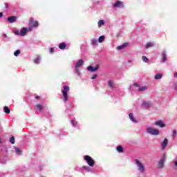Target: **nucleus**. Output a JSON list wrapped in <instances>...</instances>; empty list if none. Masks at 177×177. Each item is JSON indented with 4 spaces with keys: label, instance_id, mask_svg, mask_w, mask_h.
<instances>
[{
    "label": "nucleus",
    "instance_id": "12",
    "mask_svg": "<svg viewBox=\"0 0 177 177\" xmlns=\"http://www.w3.org/2000/svg\"><path fill=\"white\" fill-rule=\"evenodd\" d=\"M93 167L91 166H83L82 169L86 171V172H91V174H95V170L93 168Z\"/></svg>",
    "mask_w": 177,
    "mask_h": 177
},
{
    "label": "nucleus",
    "instance_id": "2",
    "mask_svg": "<svg viewBox=\"0 0 177 177\" xmlns=\"http://www.w3.org/2000/svg\"><path fill=\"white\" fill-rule=\"evenodd\" d=\"M134 162L138 168V171L140 172V174H145L146 171V167H145V164L142 162L139 159H135Z\"/></svg>",
    "mask_w": 177,
    "mask_h": 177
},
{
    "label": "nucleus",
    "instance_id": "34",
    "mask_svg": "<svg viewBox=\"0 0 177 177\" xmlns=\"http://www.w3.org/2000/svg\"><path fill=\"white\" fill-rule=\"evenodd\" d=\"M142 62L145 63H149V58H147L146 56H142Z\"/></svg>",
    "mask_w": 177,
    "mask_h": 177
},
{
    "label": "nucleus",
    "instance_id": "32",
    "mask_svg": "<svg viewBox=\"0 0 177 177\" xmlns=\"http://www.w3.org/2000/svg\"><path fill=\"white\" fill-rule=\"evenodd\" d=\"M104 35H102V36H100L99 38H98V42L100 44H102V42H104Z\"/></svg>",
    "mask_w": 177,
    "mask_h": 177
},
{
    "label": "nucleus",
    "instance_id": "41",
    "mask_svg": "<svg viewBox=\"0 0 177 177\" xmlns=\"http://www.w3.org/2000/svg\"><path fill=\"white\" fill-rule=\"evenodd\" d=\"M54 52H55V48H50V53H53Z\"/></svg>",
    "mask_w": 177,
    "mask_h": 177
},
{
    "label": "nucleus",
    "instance_id": "13",
    "mask_svg": "<svg viewBox=\"0 0 177 177\" xmlns=\"http://www.w3.org/2000/svg\"><path fill=\"white\" fill-rule=\"evenodd\" d=\"M84 66V59H79L75 64L73 68H80V67H82Z\"/></svg>",
    "mask_w": 177,
    "mask_h": 177
},
{
    "label": "nucleus",
    "instance_id": "37",
    "mask_svg": "<svg viewBox=\"0 0 177 177\" xmlns=\"http://www.w3.org/2000/svg\"><path fill=\"white\" fill-rule=\"evenodd\" d=\"M10 143H12V145H15V137H11L10 138Z\"/></svg>",
    "mask_w": 177,
    "mask_h": 177
},
{
    "label": "nucleus",
    "instance_id": "45",
    "mask_svg": "<svg viewBox=\"0 0 177 177\" xmlns=\"http://www.w3.org/2000/svg\"><path fill=\"white\" fill-rule=\"evenodd\" d=\"M174 77H177V73H174Z\"/></svg>",
    "mask_w": 177,
    "mask_h": 177
},
{
    "label": "nucleus",
    "instance_id": "11",
    "mask_svg": "<svg viewBox=\"0 0 177 177\" xmlns=\"http://www.w3.org/2000/svg\"><path fill=\"white\" fill-rule=\"evenodd\" d=\"M129 118L133 124H138V118L135 117V114L130 113L129 114Z\"/></svg>",
    "mask_w": 177,
    "mask_h": 177
},
{
    "label": "nucleus",
    "instance_id": "9",
    "mask_svg": "<svg viewBox=\"0 0 177 177\" xmlns=\"http://www.w3.org/2000/svg\"><path fill=\"white\" fill-rule=\"evenodd\" d=\"M153 106V103L151 101L143 100L142 107L143 109H150Z\"/></svg>",
    "mask_w": 177,
    "mask_h": 177
},
{
    "label": "nucleus",
    "instance_id": "40",
    "mask_svg": "<svg viewBox=\"0 0 177 177\" xmlns=\"http://www.w3.org/2000/svg\"><path fill=\"white\" fill-rule=\"evenodd\" d=\"M174 88L175 89V91H177V82L174 84Z\"/></svg>",
    "mask_w": 177,
    "mask_h": 177
},
{
    "label": "nucleus",
    "instance_id": "42",
    "mask_svg": "<svg viewBox=\"0 0 177 177\" xmlns=\"http://www.w3.org/2000/svg\"><path fill=\"white\" fill-rule=\"evenodd\" d=\"M3 16V12H0V18L2 17Z\"/></svg>",
    "mask_w": 177,
    "mask_h": 177
},
{
    "label": "nucleus",
    "instance_id": "35",
    "mask_svg": "<svg viewBox=\"0 0 177 177\" xmlns=\"http://www.w3.org/2000/svg\"><path fill=\"white\" fill-rule=\"evenodd\" d=\"M19 55H20V50H17L15 53H14V55L17 57L19 56Z\"/></svg>",
    "mask_w": 177,
    "mask_h": 177
},
{
    "label": "nucleus",
    "instance_id": "38",
    "mask_svg": "<svg viewBox=\"0 0 177 177\" xmlns=\"http://www.w3.org/2000/svg\"><path fill=\"white\" fill-rule=\"evenodd\" d=\"M177 136V131L176 130H174L172 133V138H176Z\"/></svg>",
    "mask_w": 177,
    "mask_h": 177
},
{
    "label": "nucleus",
    "instance_id": "44",
    "mask_svg": "<svg viewBox=\"0 0 177 177\" xmlns=\"http://www.w3.org/2000/svg\"><path fill=\"white\" fill-rule=\"evenodd\" d=\"M174 165H175L176 167H177V161H176V162H174Z\"/></svg>",
    "mask_w": 177,
    "mask_h": 177
},
{
    "label": "nucleus",
    "instance_id": "24",
    "mask_svg": "<svg viewBox=\"0 0 177 177\" xmlns=\"http://www.w3.org/2000/svg\"><path fill=\"white\" fill-rule=\"evenodd\" d=\"M75 74L77 75V77H81V71L78 68H74Z\"/></svg>",
    "mask_w": 177,
    "mask_h": 177
},
{
    "label": "nucleus",
    "instance_id": "28",
    "mask_svg": "<svg viewBox=\"0 0 177 177\" xmlns=\"http://www.w3.org/2000/svg\"><path fill=\"white\" fill-rule=\"evenodd\" d=\"M36 109L37 110H38L39 111H42V110H44V106L38 104L36 105Z\"/></svg>",
    "mask_w": 177,
    "mask_h": 177
},
{
    "label": "nucleus",
    "instance_id": "43",
    "mask_svg": "<svg viewBox=\"0 0 177 177\" xmlns=\"http://www.w3.org/2000/svg\"><path fill=\"white\" fill-rule=\"evenodd\" d=\"M5 6H6V8H8V3H5Z\"/></svg>",
    "mask_w": 177,
    "mask_h": 177
},
{
    "label": "nucleus",
    "instance_id": "30",
    "mask_svg": "<svg viewBox=\"0 0 177 177\" xmlns=\"http://www.w3.org/2000/svg\"><path fill=\"white\" fill-rule=\"evenodd\" d=\"M3 111L6 114H10V109H9V107L8 106H4Z\"/></svg>",
    "mask_w": 177,
    "mask_h": 177
},
{
    "label": "nucleus",
    "instance_id": "7",
    "mask_svg": "<svg viewBox=\"0 0 177 177\" xmlns=\"http://www.w3.org/2000/svg\"><path fill=\"white\" fill-rule=\"evenodd\" d=\"M133 86H135L136 88H138L137 91H138L139 92H145V91H147V89H149V86H140V84H139L138 83H134Z\"/></svg>",
    "mask_w": 177,
    "mask_h": 177
},
{
    "label": "nucleus",
    "instance_id": "46",
    "mask_svg": "<svg viewBox=\"0 0 177 177\" xmlns=\"http://www.w3.org/2000/svg\"><path fill=\"white\" fill-rule=\"evenodd\" d=\"M35 99H39V96H36Z\"/></svg>",
    "mask_w": 177,
    "mask_h": 177
},
{
    "label": "nucleus",
    "instance_id": "26",
    "mask_svg": "<svg viewBox=\"0 0 177 177\" xmlns=\"http://www.w3.org/2000/svg\"><path fill=\"white\" fill-rule=\"evenodd\" d=\"M127 45H128V44L124 43V44H123L122 45H120V46H118V47L116 48V49H117L118 50H121V49H124V48H126Z\"/></svg>",
    "mask_w": 177,
    "mask_h": 177
},
{
    "label": "nucleus",
    "instance_id": "19",
    "mask_svg": "<svg viewBox=\"0 0 177 177\" xmlns=\"http://www.w3.org/2000/svg\"><path fill=\"white\" fill-rule=\"evenodd\" d=\"M15 153L17 154V156H21L23 151L17 147H14Z\"/></svg>",
    "mask_w": 177,
    "mask_h": 177
},
{
    "label": "nucleus",
    "instance_id": "27",
    "mask_svg": "<svg viewBox=\"0 0 177 177\" xmlns=\"http://www.w3.org/2000/svg\"><path fill=\"white\" fill-rule=\"evenodd\" d=\"M40 62H41V57L39 56H37V57L34 59L35 64H39Z\"/></svg>",
    "mask_w": 177,
    "mask_h": 177
},
{
    "label": "nucleus",
    "instance_id": "21",
    "mask_svg": "<svg viewBox=\"0 0 177 177\" xmlns=\"http://www.w3.org/2000/svg\"><path fill=\"white\" fill-rule=\"evenodd\" d=\"M153 46H156V43H154V42H149L145 45L146 49L153 48Z\"/></svg>",
    "mask_w": 177,
    "mask_h": 177
},
{
    "label": "nucleus",
    "instance_id": "29",
    "mask_svg": "<svg viewBox=\"0 0 177 177\" xmlns=\"http://www.w3.org/2000/svg\"><path fill=\"white\" fill-rule=\"evenodd\" d=\"M59 49H62V50L66 49V43L64 42L60 43L59 45Z\"/></svg>",
    "mask_w": 177,
    "mask_h": 177
},
{
    "label": "nucleus",
    "instance_id": "17",
    "mask_svg": "<svg viewBox=\"0 0 177 177\" xmlns=\"http://www.w3.org/2000/svg\"><path fill=\"white\" fill-rule=\"evenodd\" d=\"M71 124L73 128H78V122L75 118H73L71 120Z\"/></svg>",
    "mask_w": 177,
    "mask_h": 177
},
{
    "label": "nucleus",
    "instance_id": "36",
    "mask_svg": "<svg viewBox=\"0 0 177 177\" xmlns=\"http://www.w3.org/2000/svg\"><path fill=\"white\" fill-rule=\"evenodd\" d=\"M14 34L15 35H21V31L19 30H16L14 31Z\"/></svg>",
    "mask_w": 177,
    "mask_h": 177
},
{
    "label": "nucleus",
    "instance_id": "49",
    "mask_svg": "<svg viewBox=\"0 0 177 177\" xmlns=\"http://www.w3.org/2000/svg\"><path fill=\"white\" fill-rule=\"evenodd\" d=\"M129 63H132V61H129Z\"/></svg>",
    "mask_w": 177,
    "mask_h": 177
},
{
    "label": "nucleus",
    "instance_id": "31",
    "mask_svg": "<svg viewBox=\"0 0 177 177\" xmlns=\"http://www.w3.org/2000/svg\"><path fill=\"white\" fill-rule=\"evenodd\" d=\"M154 78L155 80H161V78H162V74L158 73L155 75Z\"/></svg>",
    "mask_w": 177,
    "mask_h": 177
},
{
    "label": "nucleus",
    "instance_id": "4",
    "mask_svg": "<svg viewBox=\"0 0 177 177\" xmlns=\"http://www.w3.org/2000/svg\"><path fill=\"white\" fill-rule=\"evenodd\" d=\"M146 131L149 135H153V136H158V135H160V130L157 129H153L151 127L147 128Z\"/></svg>",
    "mask_w": 177,
    "mask_h": 177
},
{
    "label": "nucleus",
    "instance_id": "10",
    "mask_svg": "<svg viewBox=\"0 0 177 177\" xmlns=\"http://www.w3.org/2000/svg\"><path fill=\"white\" fill-rule=\"evenodd\" d=\"M100 66L99 64L95 66H89L87 67V71L90 73H95V71H97L99 70Z\"/></svg>",
    "mask_w": 177,
    "mask_h": 177
},
{
    "label": "nucleus",
    "instance_id": "33",
    "mask_svg": "<svg viewBox=\"0 0 177 177\" xmlns=\"http://www.w3.org/2000/svg\"><path fill=\"white\" fill-rule=\"evenodd\" d=\"M91 44L92 45H93L94 46H96L97 45V39H93L91 40Z\"/></svg>",
    "mask_w": 177,
    "mask_h": 177
},
{
    "label": "nucleus",
    "instance_id": "1",
    "mask_svg": "<svg viewBox=\"0 0 177 177\" xmlns=\"http://www.w3.org/2000/svg\"><path fill=\"white\" fill-rule=\"evenodd\" d=\"M63 96V102L67 103L68 102V92H70V86L65 85L64 88L61 91Z\"/></svg>",
    "mask_w": 177,
    "mask_h": 177
},
{
    "label": "nucleus",
    "instance_id": "47",
    "mask_svg": "<svg viewBox=\"0 0 177 177\" xmlns=\"http://www.w3.org/2000/svg\"><path fill=\"white\" fill-rule=\"evenodd\" d=\"M5 38H8V35H4Z\"/></svg>",
    "mask_w": 177,
    "mask_h": 177
},
{
    "label": "nucleus",
    "instance_id": "18",
    "mask_svg": "<svg viewBox=\"0 0 177 177\" xmlns=\"http://www.w3.org/2000/svg\"><path fill=\"white\" fill-rule=\"evenodd\" d=\"M162 150H165V147L168 146V139L165 138L163 142L161 143Z\"/></svg>",
    "mask_w": 177,
    "mask_h": 177
},
{
    "label": "nucleus",
    "instance_id": "5",
    "mask_svg": "<svg viewBox=\"0 0 177 177\" xmlns=\"http://www.w3.org/2000/svg\"><path fill=\"white\" fill-rule=\"evenodd\" d=\"M84 160H86V164H88L89 167H95V160L92 158V157L89 156H84Z\"/></svg>",
    "mask_w": 177,
    "mask_h": 177
},
{
    "label": "nucleus",
    "instance_id": "39",
    "mask_svg": "<svg viewBox=\"0 0 177 177\" xmlns=\"http://www.w3.org/2000/svg\"><path fill=\"white\" fill-rule=\"evenodd\" d=\"M96 78H97V74H94L91 77V80H96Z\"/></svg>",
    "mask_w": 177,
    "mask_h": 177
},
{
    "label": "nucleus",
    "instance_id": "16",
    "mask_svg": "<svg viewBox=\"0 0 177 177\" xmlns=\"http://www.w3.org/2000/svg\"><path fill=\"white\" fill-rule=\"evenodd\" d=\"M108 85L111 89H115V83L114 82V80H109Z\"/></svg>",
    "mask_w": 177,
    "mask_h": 177
},
{
    "label": "nucleus",
    "instance_id": "14",
    "mask_svg": "<svg viewBox=\"0 0 177 177\" xmlns=\"http://www.w3.org/2000/svg\"><path fill=\"white\" fill-rule=\"evenodd\" d=\"M154 125H156V127H159L160 128H165V123L162 120L155 122Z\"/></svg>",
    "mask_w": 177,
    "mask_h": 177
},
{
    "label": "nucleus",
    "instance_id": "23",
    "mask_svg": "<svg viewBox=\"0 0 177 177\" xmlns=\"http://www.w3.org/2000/svg\"><path fill=\"white\" fill-rule=\"evenodd\" d=\"M104 24H106V22L104 21V20L101 19L97 22V27L98 28H101V27H103V26H104Z\"/></svg>",
    "mask_w": 177,
    "mask_h": 177
},
{
    "label": "nucleus",
    "instance_id": "3",
    "mask_svg": "<svg viewBox=\"0 0 177 177\" xmlns=\"http://www.w3.org/2000/svg\"><path fill=\"white\" fill-rule=\"evenodd\" d=\"M112 8L113 9H124L125 8V3L120 0L116 1L112 4Z\"/></svg>",
    "mask_w": 177,
    "mask_h": 177
},
{
    "label": "nucleus",
    "instance_id": "48",
    "mask_svg": "<svg viewBox=\"0 0 177 177\" xmlns=\"http://www.w3.org/2000/svg\"><path fill=\"white\" fill-rule=\"evenodd\" d=\"M2 143V140L0 138V144Z\"/></svg>",
    "mask_w": 177,
    "mask_h": 177
},
{
    "label": "nucleus",
    "instance_id": "20",
    "mask_svg": "<svg viewBox=\"0 0 177 177\" xmlns=\"http://www.w3.org/2000/svg\"><path fill=\"white\" fill-rule=\"evenodd\" d=\"M7 20L9 23H15L16 21V20H17V17L12 16V17H8Z\"/></svg>",
    "mask_w": 177,
    "mask_h": 177
},
{
    "label": "nucleus",
    "instance_id": "25",
    "mask_svg": "<svg viewBox=\"0 0 177 177\" xmlns=\"http://www.w3.org/2000/svg\"><path fill=\"white\" fill-rule=\"evenodd\" d=\"M116 150L118 153H124V148L122 147V146H118Z\"/></svg>",
    "mask_w": 177,
    "mask_h": 177
},
{
    "label": "nucleus",
    "instance_id": "22",
    "mask_svg": "<svg viewBox=\"0 0 177 177\" xmlns=\"http://www.w3.org/2000/svg\"><path fill=\"white\" fill-rule=\"evenodd\" d=\"M162 63L167 62V52L166 51L162 52Z\"/></svg>",
    "mask_w": 177,
    "mask_h": 177
},
{
    "label": "nucleus",
    "instance_id": "15",
    "mask_svg": "<svg viewBox=\"0 0 177 177\" xmlns=\"http://www.w3.org/2000/svg\"><path fill=\"white\" fill-rule=\"evenodd\" d=\"M30 32L28 30V28H22L21 29V37H26L27 35V32Z\"/></svg>",
    "mask_w": 177,
    "mask_h": 177
},
{
    "label": "nucleus",
    "instance_id": "6",
    "mask_svg": "<svg viewBox=\"0 0 177 177\" xmlns=\"http://www.w3.org/2000/svg\"><path fill=\"white\" fill-rule=\"evenodd\" d=\"M30 22L32 23V26H30L28 27V31H32L33 28H37V27L39 26V23L38 22V21H34V19L32 18L30 19Z\"/></svg>",
    "mask_w": 177,
    "mask_h": 177
},
{
    "label": "nucleus",
    "instance_id": "8",
    "mask_svg": "<svg viewBox=\"0 0 177 177\" xmlns=\"http://www.w3.org/2000/svg\"><path fill=\"white\" fill-rule=\"evenodd\" d=\"M166 158L167 156L165 155V153H164L162 156V158H160V160L158 161V167L160 169H162V168H164V163L165 162Z\"/></svg>",
    "mask_w": 177,
    "mask_h": 177
}]
</instances>
